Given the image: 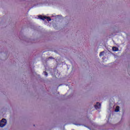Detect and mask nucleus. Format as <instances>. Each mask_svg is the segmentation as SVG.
Returning <instances> with one entry per match:
<instances>
[{
    "mask_svg": "<svg viewBox=\"0 0 130 130\" xmlns=\"http://www.w3.org/2000/svg\"><path fill=\"white\" fill-rule=\"evenodd\" d=\"M7 125V119L3 118L0 121V127H4L5 125Z\"/></svg>",
    "mask_w": 130,
    "mask_h": 130,
    "instance_id": "1",
    "label": "nucleus"
},
{
    "mask_svg": "<svg viewBox=\"0 0 130 130\" xmlns=\"http://www.w3.org/2000/svg\"><path fill=\"white\" fill-rule=\"evenodd\" d=\"M39 19H41V20H43V21H44V20H45V19L47 20L48 21H51V18H50V17H47V16L43 17L42 16L40 15L39 16Z\"/></svg>",
    "mask_w": 130,
    "mask_h": 130,
    "instance_id": "2",
    "label": "nucleus"
},
{
    "mask_svg": "<svg viewBox=\"0 0 130 130\" xmlns=\"http://www.w3.org/2000/svg\"><path fill=\"white\" fill-rule=\"evenodd\" d=\"M96 109H99L101 107V104L100 103H96V104L94 106Z\"/></svg>",
    "mask_w": 130,
    "mask_h": 130,
    "instance_id": "3",
    "label": "nucleus"
},
{
    "mask_svg": "<svg viewBox=\"0 0 130 130\" xmlns=\"http://www.w3.org/2000/svg\"><path fill=\"white\" fill-rule=\"evenodd\" d=\"M112 50L113 51H118V48L116 47H113Z\"/></svg>",
    "mask_w": 130,
    "mask_h": 130,
    "instance_id": "4",
    "label": "nucleus"
},
{
    "mask_svg": "<svg viewBox=\"0 0 130 130\" xmlns=\"http://www.w3.org/2000/svg\"><path fill=\"white\" fill-rule=\"evenodd\" d=\"M119 111V106H117L115 110V112H118Z\"/></svg>",
    "mask_w": 130,
    "mask_h": 130,
    "instance_id": "5",
    "label": "nucleus"
},
{
    "mask_svg": "<svg viewBox=\"0 0 130 130\" xmlns=\"http://www.w3.org/2000/svg\"><path fill=\"white\" fill-rule=\"evenodd\" d=\"M104 53H105V51H102L100 53V56H102L104 55Z\"/></svg>",
    "mask_w": 130,
    "mask_h": 130,
    "instance_id": "6",
    "label": "nucleus"
},
{
    "mask_svg": "<svg viewBox=\"0 0 130 130\" xmlns=\"http://www.w3.org/2000/svg\"><path fill=\"white\" fill-rule=\"evenodd\" d=\"M44 73H45V76H46V77H47L48 76V74H47V72H44Z\"/></svg>",
    "mask_w": 130,
    "mask_h": 130,
    "instance_id": "7",
    "label": "nucleus"
},
{
    "mask_svg": "<svg viewBox=\"0 0 130 130\" xmlns=\"http://www.w3.org/2000/svg\"><path fill=\"white\" fill-rule=\"evenodd\" d=\"M54 59V58H53V57H49V58H48V59Z\"/></svg>",
    "mask_w": 130,
    "mask_h": 130,
    "instance_id": "8",
    "label": "nucleus"
},
{
    "mask_svg": "<svg viewBox=\"0 0 130 130\" xmlns=\"http://www.w3.org/2000/svg\"><path fill=\"white\" fill-rule=\"evenodd\" d=\"M54 52H55L56 53H57V50H54Z\"/></svg>",
    "mask_w": 130,
    "mask_h": 130,
    "instance_id": "9",
    "label": "nucleus"
},
{
    "mask_svg": "<svg viewBox=\"0 0 130 130\" xmlns=\"http://www.w3.org/2000/svg\"><path fill=\"white\" fill-rule=\"evenodd\" d=\"M61 85H62V84H61L59 85V86H61Z\"/></svg>",
    "mask_w": 130,
    "mask_h": 130,
    "instance_id": "10",
    "label": "nucleus"
},
{
    "mask_svg": "<svg viewBox=\"0 0 130 130\" xmlns=\"http://www.w3.org/2000/svg\"><path fill=\"white\" fill-rule=\"evenodd\" d=\"M78 125H81V124H78Z\"/></svg>",
    "mask_w": 130,
    "mask_h": 130,
    "instance_id": "11",
    "label": "nucleus"
},
{
    "mask_svg": "<svg viewBox=\"0 0 130 130\" xmlns=\"http://www.w3.org/2000/svg\"><path fill=\"white\" fill-rule=\"evenodd\" d=\"M76 124V125H78V124Z\"/></svg>",
    "mask_w": 130,
    "mask_h": 130,
    "instance_id": "12",
    "label": "nucleus"
}]
</instances>
